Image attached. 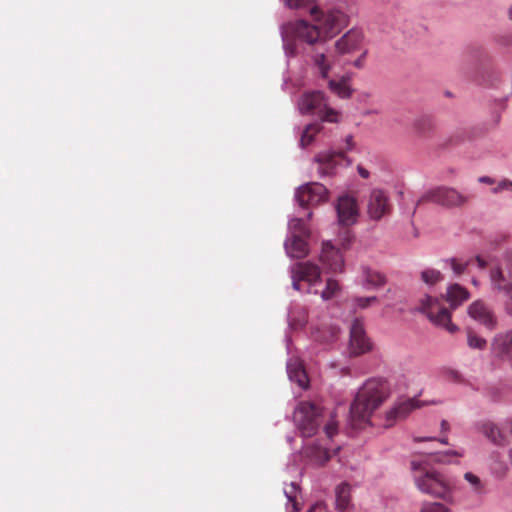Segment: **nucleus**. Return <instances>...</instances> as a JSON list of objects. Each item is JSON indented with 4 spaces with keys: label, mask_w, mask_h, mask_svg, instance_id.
I'll list each match as a JSON object with an SVG mask.
<instances>
[{
    "label": "nucleus",
    "mask_w": 512,
    "mask_h": 512,
    "mask_svg": "<svg viewBox=\"0 0 512 512\" xmlns=\"http://www.w3.org/2000/svg\"><path fill=\"white\" fill-rule=\"evenodd\" d=\"M310 13L317 25H312L305 20H299L291 24L293 43L286 39L285 49L287 53L294 56L298 53V43H306L311 46L318 45L312 54V60L321 77L326 79L337 58L334 54L326 53L323 39L331 38L340 33L348 25L349 17L339 8H327L319 11L317 7H313Z\"/></svg>",
    "instance_id": "obj_1"
},
{
    "label": "nucleus",
    "mask_w": 512,
    "mask_h": 512,
    "mask_svg": "<svg viewBox=\"0 0 512 512\" xmlns=\"http://www.w3.org/2000/svg\"><path fill=\"white\" fill-rule=\"evenodd\" d=\"M388 394L387 381L378 378L367 380L358 390L350 406L352 426L358 429L368 424L371 415L385 401Z\"/></svg>",
    "instance_id": "obj_2"
},
{
    "label": "nucleus",
    "mask_w": 512,
    "mask_h": 512,
    "mask_svg": "<svg viewBox=\"0 0 512 512\" xmlns=\"http://www.w3.org/2000/svg\"><path fill=\"white\" fill-rule=\"evenodd\" d=\"M414 471V481L417 488L423 493L434 497L447 499L450 494V485L444 476L434 470H426L417 461L411 462Z\"/></svg>",
    "instance_id": "obj_3"
},
{
    "label": "nucleus",
    "mask_w": 512,
    "mask_h": 512,
    "mask_svg": "<svg viewBox=\"0 0 512 512\" xmlns=\"http://www.w3.org/2000/svg\"><path fill=\"white\" fill-rule=\"evenodd\" d=\"M299 109L305 114H314L322 121L337 123L340 114L335 109L329 107L327 99L321 91H311L304 93L299 100Z\"/></svg>",
    "instance_id": "obj_4"
},
{
    "label": "nucleus",
    "mask_w": 512,
    "mask_h": 512,
    "mask_svg": "<svg viewBox=\"0 0 512 512\" xmlns=\"http://www.w3.org/2000/svg\"><path fill=\"white\" fill-rule=\"evenodd\" d=\"M418 310L424 313L434 325L444 327L450 333L458 330L457 326L451 322L450 312L438 299L431 296L424 297L420 300Z\"/></svg>",
    "instance_id": "obj_5"
},
{
    "label": "nucleus",
    "mask_w": 512,
    "mask_h": 512,
    "mask_svg": "<svg viewBox=\"0 0 512 512\" xmlns=\"http://www.w3.org/2000/svg\"><path fill=\"white\" fill-rule=\"evenodd\" d=\"M294 422L303 437H312L320 426V413L317 406L302 402L294 411Z\"/></svg>",
    "instance_id": "obj_6"
},
{
    "label": "nucleus",
    "mask_w": 512,
    "mask_h": 512,
    "mask_svg": "<svg viewBox=\"0 0 512 512\" xmlns=\"http://www.w3.org/2000/svg\"><path fill=\"white\" fill-rule=\"evenodd\" d=\"M424 202H434L442 206H459L466 202V197L456 189L450 187H437L426 192L417 202L420 205Z\"/></svg>",
    "instance_id": "obj_7"
},
{
    "label": "nucleus",
    "mask_w": 512,
    "mask_h": 512,
    "mask_svg": "<svg viewBox=\"0 0 512 512\" xmlns=\"http://www.w3.org/2000/svg\"><path fill=\"white\" fill-rule=\"evenodd\" d=\"M349 164L344 150L334 151L327 150L319 152L315 156L317 171L321 176H332L336 173L339 166L344 163Z\"/></svg>",
    "instance_id": "obj_8"
},
{
    "label": "nucleus",
    "mask_w": 512,
    "mask_h": 512,
    "mask_svg": "<svg viewBox=\"0 0 512 512\" xmlns=\"http://www.w3.org/2000/svg\"><path fill=\"white\" fill-rule=\"evenodd\" d=\"M348 350L350 355L355 357L372 350V343L359 319H355L351 325Z\"/></svg>",
    "instance_id": "obj_9"
},
{
    "label": "nucleus",
    "mask_w": 512,
    "mask_h": 512,
    "mask_svg": "<svg viewBox=\"0 0 512 512\" xmlns=\"http://www.w3.org/2000/svg\"><path fill=\"white\" fill-rule=\"evenodd\" d=\"M291 273L293 287L298 291L301 290V281H305L312 286L321 279V270L319 266L309 261L295 264Z\"/></svg>",
    "instance_id": "obj_10"
},
{
    "label": "nucleus",
    "mask_w": 512,
    "mask_h": 512,
    "mask_svg": "<svg viewBox=\"0 0 512 512\" xmlns=\"http://www.w3.org/2000/svg\"><path fill=\"white\" fill-rule=\"evenodd\" d=\"M334 46L335 54L339 56L359 52L365 49L364 34L360 29H350L335 42Z\"/></svg>",
    "instance_id": "obj_11"
},
{
    "label": "nucleus",
    "mask_w": 512,
    "mask_h": 512,
    "mask_svg": "<svg viewBox=\"0 0 512 512\" xmlns=\"http://www.w3.org/2000/svg\"><path fill=\"white\" fill-rule=\"evenodd\" d=\"M327 188L320 183H310L300 187L296 192V199L300 206H313L326 201Z\"/></svg>",
    "instance_id": "obj_12"
},
{
    "label": "nucleus",
    "mask_w": 512,
    "mask_h": 512,
    "mask_svg": "<svg viewBox=\"0 0 512 512\" xmlns=\"http://www.w3.org/2000/svg\"><path fill=\"white\" fill-rule=\"evenodd\" d=\"M391 211L389 198L383 190L374 189L369 195L367 213L373 220H380Z\"/></svg>",
    "instance_id": "obj_13"
},
{
    "label": "nucleus",
    "mask_w": 512,
    "mask_h": 512,
    "mask_svg": "<svg viewBox=\"0 0 512 512\" xmlns=\"http://www.w3.org/2000/svg\"><path fill=\"white\" fill-rule=\"evenodd\" d=\"M490 278L494 288L506 294L505 310L512 316V275H506L501 268L496 267L491 270Z\"/></svg>",
    "instance_id": "obj_14"
},
{
    "label": "nucleus",
    "mask_w": 512,
    "mask_h": 512,
    "mask_svg": "<svg viewBox=\"0 0 512 512\" xmlns=\"http://www.w3.org/2000/svg\"><path fill=\"white\" fill-rule=\"evenodd\" d=\"M338 220L342 225L349 226L355 223L358 216V208L354 198L342 196L336 206Z\"/></svg>",
    "instance_id": "obj_15"
},
{
    "label": "nucleus",
    "mask_w": 512,
    "mask_h": 512,
    "mask_svg": "<svg viewBox=\"0 0 512 512\" xmlns=\"http://www.w3.org/2000/svg\"><path fill=\"white\" fill-rule=\"evenodd\" d=\"M469 316L489 329L496 325V317L492 310L481 300L474 301L468 307Z\"/></svg>",
    "instance_id": "obj_16"
},
{
    "label": "nucleus",
    "mask_w": 512,
    "mask_h": 512,
    "mask_svg": "<svg viewBox=\"0 0 512 512\" xmlns=\"http://www.w3.org/2000/svg\"><path fill=\"white\" fill-rule=\"evenodd\" d=\"M320 261L330 272H341L344 266L343 256L330 242L323 243Z\"/></svg>",
    "instance_id": "obj_17"
},
{
    "label": "nucleus",
    "mask_w": 512,
    "mask_h": 512,
    "mask_svg": "<svg viewBox=\"0 0 512 512\" xmlns=\"http://www.w3.org/2000/svg\"><path fill=\"white\" fill-rule=\"evenodd\" d=\"M419 407H421L420 401L415 398L398 403L386 413V426L393 425L394 421L405 418L411 411Z\"/></svg>",
    "instance_id": "obj_18"
},
{
    "label": "nucleus",
    "mask_w": 512,
    "mask_h": 512,
    "mask_svg": "<svg viewBox=\"0 0 512 512\" xmlns=\"http://www.w3.org/2000/svg\"><path fill=\"white\" fill-rule=\"evenodd\" d=\"M492 349L497 356L508 359L512 364V330L497 334Z\"/></svg>",
    "instance_id": "obj_19"
},
{
    "label": "nucleus",
    "mask_w": 512,
    "mask_h": 512,
    "mask_svg": "<svg viewBox=\"0 0 512 512\" xmlns=\"http://www.w3.org/2000/svg\"><path fill=\"white\" fill-rule=\"evenodd\" d=\"M307 236L291 235L285 241L287 254L292 258H303L308 254V244L305 240Z\"/></svg>",
    "instance_id": "obj_20"
},
{
    "label": "nucleus",
    "mask_w": 512,
    "mask_h": 512,
    "mask_svg": "<svg viewBox=\"0 0 512 512\" xmlns=\"http://www.w3.org/2000/svg\"><path fill=\"white\" fill-rule=\"evenodd\" d=\"M288 375L292 381H295L301 388L308 385V377L301 363L290 361L287 365Z\"/></svg>",
    "instance_id": "obj_21"
},
{
    "label": "nucleus",
    "mask_w": 512,
    "mask_h": 512,
    "mask_svg": "<svg viewBox=\"0 0 512 512\" xmlns=\"http://www.w3.org/2000/svg\"><path fill=\"white\" fill-rule=\"evenodd\" d=\"M469 298V292L459 284H453L447 289V301L453 308Z\"/></svg>",
    "instance_id": "obj_22"
},
{
    "label": "nucleus",
    "mask_w": 512,
    "mask_h": 512,
    "mask_svg": "<svg viewBox=\"0 0 512 512\" xmlns=\"http://www.w3.org/2000/svg\"><path fill=\"white\" fill-rule=\"evenodd\" d=\"M351 488L347 483H342L336 488V506L339 510L344 511L350 503Z\"/></svg>",
    "instance_id": "obj_23"
},
{
    "label": "nucleus",
    "mask_w": 512,
    "mask_h": 512,
    "mask_svg": "<svg viewBox=\"0 0 512 512\" xmlns=\"http://www.w3.org/2000/svg\"><path fill=\"white\" fill-rule=\"evenodd\" d=\"M484 435L494 444L504 445L505 436L498 426L493 423H485L482 427Z\"/></svg>",
    "instance_id": "obj_24"
},
{
    "label": "nucleus",
    "mask_w": 512,
    "mask_h": 512,
    "mask_svg": "<svg viewBox=\"0 0 512 512\" xmlns=\"http://www.w3.org/2000/svg\"><path fill=\"white\" fill-rule=\"evenodd\" d=\"M307 455L315 464L322 466L330 458L328 451L321 446L312 445L307 448Z\"/></svg>",
    "instance_id": "obj_25"
},
{
    "label": "nucleus",
    "mask_w": 512,
    "mask_h": 512,
    "mask_svg": "<svg viewBox=\"0 0 512 512\" xmlns=\"http://www.w3.org/2000/svg\"><path fill=\"white\" fill-rule=\"evenodd\" d=\"M298 490L299 487L294 482L285 486L284 493L287 497L288 504H290L292 507L291 510H289V507H287V512H297L300 509L297 502Z\"/></svg>",
    "instance_id": "obj_26"
},
{
    "label": "nucleus",
    "mask_w": 512,
    "mask_h": 512,
    "mask_svg": "<svg viewBox=\"0 0 512 512\" xmlns=\"http://www.w3.org/2000/svg\"><path fill=\"white\" fill-rule=\"evenodd\" d=\"M328 85L330 90L336 95H338L340 98L345 99L351 96L352 91L345 80H330Z\"/></svg>",
    "instance_id": "obj_27"
},
{
    "label": "nucleus",
    "mask_w": 512,
    "mask_h": 512,
    "mask_svg": "<svg viewBox=\"0 0 512 512\" xmlns=\"http://www.w3.org/2000/svg\"><path fill=\"white\" fill-rule=\"evenodd\" d=\"M321 130V126L317 123L309 124L302 132L300 143L302 147L310 145L316 134Z\"/></svg>",
    "instance_id": "obj_28"
},
{
    "label": "nucleus",
    "mask_w": 512,
    "mask_h": 512,
    "mask_svg": "<svg viewBox=\"0 0 512 512\" xmlns=\"http://www.w3.org/2000/svg\"><path fill=\"white\" fill-rule=\"evenodd\" d=\"M386 282L385 277L379 272L372 270H365V283L371 288H378Z\"/></svg>",
    "instance_id": "obj_29"
},
{
    "label": "nucleus",
    "mask_w": 512,
    "mask_h": 512,
    "mask_svg": "<svg viewBox=\"0 0 512 512\" xmlns=\"http://www.w3.org/2000/svg\"><path fill=\"white\" fill-rule=\"evenodd\" d=\"M289 229L291 235L307 236L309 237V229L301 218L291 219L289 222Z\"/></svg>",
    "instance_id": "obj_30"
},
{
    "label": "nucleus",
    "mask_w": 512,
    "mask_h": 512,
    "mask_svg": "<svg viewBox=\"0 0 512 512\" xmlns=\"http://www.w3.org/2000/svg\"><path fill=\"white\" fill-rule=\"evenodd\" d=\"M421 279L428 285H434L443 279V275L436 269H425L421 272Z\"/></svg>",
    "instance_id": "obj_31"
},
{
    "label": "nucleus",
    "mask_w": 512,
    "mask_h": 512,
    "mask_svg": "<svg viewBox=\"0 0 512 512\" xmlns=\"http://www.w3.org/2000/svg\"><path fill=\"white\" fill-rule=\"evenodd\" d=\"M340 287L336 280L328 279L326 282V287L322 291L321 296L324 300H329L333 298L336 293L339 291Z\"/></svg>",
    "instance_id": "obj_32"
},
{
    "label": "nucleus",
    "mask_w": 512,
    "mask_h": 512,
    "mask_svg": "<svg viewBox=\"0 0 512 512\" xmlns=\"http://www.w3.org/2000/svg\"><path fill=\"white\" fill-rule=\"evenodd\" d=\"M420 512H450V509L442 503L426 502L422 504Z\"/></svg>",
    "instance_id": "obj_33"
},
{
    "label": "nucleus",
    "mask_w": 512,
    "mask_h": 512,
    "mask_svg": "<svg viewBox=\"0 0 512 512\" xmlns=\"http://www.w3.org/2000/svg\"><path fill=\"white\" fill-rule=\"evenodd\" d=\"M449 262H450V265H451V268H452L453 272L456 275H461L462 273H464V271L466 270L468 265H470L472 260L462 261V260H458L456 258H451L449 260Z\"/></svg>",
    "instance_id": "obj_34"
},
{
    "label": "nucleus",
    "mask_w": 512,
    "mask_h": 512,
    "mask_svg": "<svg viewBox=\"0 0 512 512\" xmlns=\"http://www.w3.org/2000/svg\"><path fill=\"white\" fill-rule=\"evenodd\" d=\"M468 345L471 348L483 349L486 346V340L475 335L472 332L468 333Z\"/></svg>",
    "instance_id": "obj_35"
},
{
    "label": "nucleus",
    "mask_w": 512,
    "mask_h": 512,
    "mask_svg": "<svg viewBox=\"0 0 512 512\" xmlns=\"http://www.w3.org/2000/svg\"><path fill=\"white\" fill-rule=\"evenodd\" d=\"M377 297L375 296H371V297H358L356 298L354 301H355V304L359 307V308H367L369 307L371 304L377 302Z\"/></svg>",
    "instance_id": "obj_36"
},
{
    "label": "nucleus",
    "mask_w": 512,
    "mask_h": 512,
    "mask_svg": "<svg viewBox=\"0 0 512 512\" xmlns=\"http://www.w3.org/2000/svg\"><path fill=\"white\" fill-rule=\"evenodd\" d=\"M464 478L474 487L475 491H480L482 489V484L478 476L471 472H467L465 473Z\"/></svg>",
    "instance_id": "obj_37"
},
{
    "label": "nucleus",
    "mask_w": 512,
    "mask_h": 512,
    "mask_svg": "<svg viewBox=\"0 0 512 512\" xmlns=\"http://www.w3.org/2000/svg\"><path fill=\"white\" fill-rule=\"evenodd\" d=\"M337 422L334 420H330L324 427L326 436L331 439L334 435L337 434Z\"/></svg>",
    "instance_id": "obj_38"
},
{
    "label": "nucleus",
    "mask_w": 512,
    "mask_h": 512,
    "mask_svg": "<svg viewBox=\"0 0 512 512\" xmlns=\"http://www.w3.org/2000/svg\"><path fill=\"white\" fill-rule=\"evenodd\" d=\"M284 1L290 8H301L310 3H313L315 0H284Z\"/></svg>",
    "instance_id": "obj_39"
},
{
    "label": "nucleus",
    "mask_w": 512,
    "mask_h": 512,
    "mask_svg": "<svg viewBox=\"0 0 512 512\" xmlns=\"http://www.w3.org/2000/svg\"><path fill=\"white\" fill-rule=\"evenodd\" d=\"M503 190H511L512 191V182L508 180H502L498 183V185L492 188L493 193H499Z\"/></svg>",
    "instance_id": "obj_40"
},
{
    "label": "nucleus",
    "mask_w": 512,
    "mask_h": 512,
    "mask_svg": "<svg viewBox=\"0 0 512 512\" xmlns=\"http://www.w3.org/2000/svg\"><path fill=\"white\" fill-rule=\"evenodd\" d=\"M360 52V56L355 60L353 61V65L356 67V68H362L364 66V60H365V57L367 55V49H363Z\"/></svg>",
    "instance_id": "obj_41"
},
{
    "label": "nucleus",
    "mask_w": 512,
    "mask_h": 512,
    "mask_svg": "<svg viewBox=\"0 0 512 512\" xmlns=\"http://www.w3.org/2000/svg\"><path fill=\"white\" fill-rule=\"evenodd\" d=\"M308 512H327L325 506L322 503L313 505Z\"/></svg>",
    "instance_id": "obj_42"
},
{
    "label": "nucleus",
    "mask_w": 512,
    "mask_h": 512,
    "mask_svg": "<svg viewBox=\"0 0 512 512\" xmlns=\"http://www.w3.org/2000/svg\"><path fill=\"white\" fill-rule=\"evenodd\" d=\"M345 142H346V150H351L354 147L352 135L346 136Z\"/></svg>",
    "instance_id": "obj_43"
},
{
    "label": "nucleus",
    "mask_w": 512,
    "mask_h": 512,
    "mask_svg": "<svg viewBox=\"0 0 512 512\" xmlns=\"http://www.w3.org/2000/svg\"><path fill=\"white\" fill-rule=\"evenodd\" d=\"M358 173L364 179H367L370 175L369 171L362 166H358Z\"/></svg>",
    "instance_id": "obj_44"
},
{
    "label": "nucleus",
    "mask_w": 512,
    "mask_h": 512,
    "mask_svg": "<svg viewBox=\"0 0 512 512\" xmlns=\"http://www.w3.org/2000/svg\"><path fill=\"white\" fill-rule=\"evenodd\" d=\"M479 182L485 183V184H493L494 180L490 178L489 176H482L479 178Z\"/></svg>",
    "instance_id": "obj_45"
},
{
    "label": "nucleus",
    "mask_w": 512,
    "mask_h": 512,
    "mask_svg": "<svg viewBox=\"0 0 512 512\" xmlns=\"http://www.w3.org/2000/svg\"><path fill=\"white\" fill-rule=\"evenodd\" d=\"M475 261L477 262L479 268L484 269L486 267V261L482 259L480 256H477L475 258Z\"/></svg>",
    "instance_id": "obj_46"
},
{
    "label": "nucleus",
    "mask_w": 512,
    "mask_h": 512,
    "mask_svg": "<svg viewBox=\"0 0 512 512\" xmlns=\"http://www.w3.org/2000/svg\"><path fill=\"white\" fill-rule=\"evenodd\" d=\"M441 428H442V430H445V431L449 429V424L446 420H443L441 422Z\"/></svg>",
    "instance_id": "obj_47"
},
{
    "label": "nucleus",
    "mask_w": 512,
    "mask_h": 512,
    "mask_svg": "<svg viewBox=\"0 0 512 512\" xmlns=\"http://www.w3.org/2000/svg\"><path fill=\"white\" fill-rule=\"evenodd\" d=\"M447 454H452V455H456V456H461V454H460V453L455 452V451L447 452Z\"/></svg>",
    "instance_id": "obj_48"
},
{
    "label": "nucleus",
    "mask_w": 512,
    "mask_h": 512,
    "mask_svg": "<svg viewBox=\"0 0 512 512\" xmlns=\"http://www.w3.org/2000/svg\"><path fill=\"white\" fill-rule=\"evenodd\" d=\"M439 441L443 444H447V438H442V439H439Z\"/></svg>",
    "instance_id": "obj_49"
},
{
    "label": "nucleus",
    "mask_w": 512,
    "mask_h": 512,
    "mask_svg": "<svg viewBox=\"0 0 512 512\" xmlns=\"http://www.w3.org/2000/svg\"><path fill=\"white\" fill-rule=\"evenodd\" d=\"M509 16H510V19L512 20V6L509 9Z\"/></svg>",
    "instance_id": "obj_50"
},
{
    "label": "nucleus",
    "mask_w": 512,
    "mask_h": 512,
    "mask_svg": "<svg viewBox=\"0 0 512 512\" xmlns=\"http://www.w3.org/2000/svg\"><path fill=\"white\" fill-rule=\"evenodd\" d=\"M453 375H454L455 379H458V378H459V375H458V373H457V372H453Z\"/></svg>",
    "instance_id": "obj_51"
},
{
    "label": "nucleus",
    "mask_w": 512,
    "mask_h": 512,
    "mask_svg": "<svg viewBox=\"0 0 512 512\" xmlns=\"http://www.w3.org/2000/svg\"><path fill=\"white\" fill-rule=\"evenodd\" d=\"M472 283H473L475 286H477V285H478V282H477V280H476V279H473V280H472Z\"/></svg>",
    "instance_id": "obj_52"
}]
</instances>
